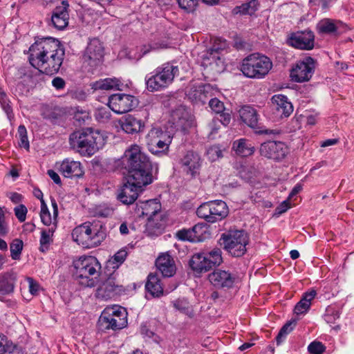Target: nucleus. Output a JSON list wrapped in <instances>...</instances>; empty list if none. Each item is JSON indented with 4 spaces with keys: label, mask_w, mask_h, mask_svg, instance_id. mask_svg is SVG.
Here are the masks:
<instances>
[{
    "label": "nucleus",
    "mask_w": 354,
    "mask_h": 354,
    "mask_svg": "<svg viewBox=\"0 0 354 354\" xmlns=\"http://www.w3.org/2000/svg\"><path fill=\"white\" fill-rule=\"evenodd\" d=\"M64 56V48L58 39L53 37L39 39L29 48L30 64L49 75L59 72Z\"/></svg>",
    "instance_id": "obj_1"
},
{
    "label": "nucleus",
    "mask_w": 354,
    "mask_h": 354,
    "mask_svg": "<svg viewBox=\"0 0 354 354\" xmlns=\"http://www.w3.org/2000/svg\"><path fill=\"white\" fill-rule=\"evenodd\" d=\"M121 162L127 171L126 177L129 178L130 181L142 185H148L153 182L152 163L138 145H133L127 149L122 157Z\"/></svg>",
    "instance_id": "obj_2"
},
{
    "label": "nucleus",
    "mask_w": 354,
    "mask_h": 354,
    "mask_svg": "<svg viewBox=\"0 0 354 354\" xmlns=\"http://www.w3.org/2000/svg\"><path fill=\"white\" fill-rule=\"evenodd\" d=\"M69 143L80 154L91 156L104 146L105 139L99 131L88 128L72 133Z\"/></svg>",
    "instance_id": "obj_3"
},
{
    "label": "nucleus",
    "mask_w": 354,
    "mask_h": 354,
    "mask_svg": "<svg viewBox=\"0 0 354 354\" xmlns=\"http://www.w3.org/2000/svg\"><path fill=\"white\" fill-rule=\"evenodd\" d=\"M175 64L173 62H165L148 74L145 77L147 90L154 92L167 88L179 74L178 66Z\"/></svg>",
    "instance_id": "obj_4"
},
{
    "label": "nucleus",
    "mask_w": 354,
    "mask_h": 354,
    "mask_svg": "<svg viewBox=\"0 0 354 354\" xmlns=\"http://www.w3.org/2000/svg\"><path fill=\"white\" fill-rule=\"evenodd\" d=\"M75 275L80 284L85 287H94L98 282L101 265L92 256H82L74 261Z\"/></svg>",
    "instance_id": "obj_5"
},
{
    "label": "nucleus",
    "mask_w": 354,
    "mask_h": 354,
    "mask_svg": "<svg viewBox=\"0 0 354 354\" xmlns=\"http://www.w3.org/2000/svg\"><path fill=\"white\" fill-rule=\"evenodd\" d=\"M72 236L79 245L91 248L99 245L105 239L106 234L101 225L87 221L75 227Z\"/></svg>",
    "instance_id": "obj_6"
},
{
    "label": "nucleus",
    "mask_w": 354,
    "mask_h": 354,
    "mask_svg": "<svg viewBox=\"0 0 354 354\" xmlns=\"http://www.w3.org/2000/svg\"><path fill=\"white\" fill-rule=\"evenodd\" d=\"M250 238L243 230H230L221 234L218 243L230 255L234 257H243Z\"/></svg>",
    "instance_id": "obj_7"
},
{
    "label": "nucleus",
    "mask_w": 354,
    "mask_h": 354,
    "mask_svg": "<svg viewBox=\"0 0 354 354\" xmlns=\"http://www.w3.org/2000/svg\"><path fill=\"white\" fill-rule=\"evenodd\" d=\"M272 67L269 57L253 53L243 59L241 71L250 78L261 79L264 77Z\"/></svg>",
    "instance_id": "obj_8"
},
{
    "label": "nucleus",
    "mask_w": 354,
    "mask_h": 354,
    "mask_svg": "<svg viewBox=\"0 0 354 354\" xmlns=\"http://www.w3.org/2000/svg\"><path fill=\"white\" fill-rule=\"evenodd\" d=\"M127 312L120 306L106 308L102 313L97 322L100 330H120L127 326Z\"/></svg>",
    "instance_id": "obj_9"
},
{
    "label": "nucleus",
    "mask_w": 354,
    "mask_h": 354,
    "mask_svg": "<svg viewBox=\"0 0 354 354\" xmlns=\"http://www.w3.org/2000/svg\"><path fill=\"white\" fill-rule=\"evenodd\" d=\"M223 262L222 252L216 248L206 253L194 254L189 260L192 270L198 272H206Z\"/></svg>",
    "instance_id": "obj_10"
},
{
    "label": "nucleus",
    "mask_w": 354,
    "mask_h": 354,
    "mask_svg": "<svg viewBox=\"0 0 354 354\" xmlns=\"http://www.w3.org/2000/svg\"><path fill=\"white\" fill-rule=\"evenodd\" d=\"M149 151L155 155H165L169 151L171 138L160 128H152L146 137Z\"/></svg>",
    "instance_id": "obj_11"
},
{
    "label": "nucleus",
    "mask_w": 354,
    "mask_h": 354,
    "mask_svg": "<svg viewBox=\"0 0 354 354\" xmlns=\"http://www.w3.org/2000/svg\"><path fill=\"white\" fill-rule=\"evenodd\" d=\"M138 103V100L134 95L115 93L109 96L108 106L113 112L122 114L137 107Z\"/></svg>",
    "instance_id": "obj_12"
},
{
    "label": "nucleus",
    "mask_w": 354,
    "mask_h": 354,
    "mask_svg": "<svg viewBox=\"0 0 354 354\" xmlns=\"http://www.w3.org/2000/svg\"><path fill=\"white\" fill-rule=\"evenodd\" d=\"M261 156L275 161H280L289 153L288 147L283 142L268 141L262 143L259 148Z\"/></svg>",
    "instance_id": "obj_13"
},
{
    "label": "nucleus",
    "mask_w": 354,
    "mask_h": 354,
    "mask_svg": "<svg viewBox=\"0 0 354 354\" xmlns=\"http://www.w3.org/2000/svg\"><path fill=\"white\" fill-rule=\"evenodd\" d=\"M315 68V61L311 57H304L299 61L290 71L292 80L297 82L308 81L313 76Z\"/></svg>",
    "instance_id": "obj_14"
},
{
    "label": "nucleus",
    "mask_w": 354,
    "mask_h": 354,
    "mask_svg": "<svg viewBox=\"0 0 354 354\" xmlns=\"http://www.w3.org/2000/svg\"><path fill=\"white\" fill-rule=\"evenodd\" d=\"M126 180V183L118 190L117 199L124 205H130L136 201L140 193L143 191V187L147 185L130 181L129 178L127 177Z\"/></svg>",
    "instance_id": "obj_15"
},
{
    "label": "nucleus",
    "mask_w": 354,
    "mask_h": 354,
    "mask_svg": "<svg viewBox=\"0 0 354 354\" xmlns=\"http://www.w3.org/2000/svg\"><path fill=\"white\" fill-rule=\"evenodd\" d=\"M241 120L248 127L256 129V133L266 135H279L281 131L278 129H263L258 127V115L257 111L250 105H245L239 110Z\"/></svg>",
    "instance_id": "obj_16"
},
{
    "label": "nucleus",
    "mask_w": 354,
    "mask_h": 354,
    "mask_svg": "<svg viewBox=\"0 0 354 354\" xmlns=\"http://www.w3.org/2000/svg\"><path fill=\"white\" fill-rule=\"evenodd\" d=\"M287 44L295 48L311 50L315 46V35L308 29L292 32L287 39Z\"/></svg>",
    "instance_id": "obj_17"
},
{
    "label": "nucleus",
    "mask_w": 354,
    "mask_h": 354,
    "mask_svg": "<svg viewBox=\"0 0 354 354\" xmlns=\"http://www.w3.org/2000/svg\"><path fill=\"white\" fill-rule=\"evenodd\" d=\"M103 57L104 47L102 43L97 39H92L83 55L84 63L94 68L102 62Z\"/></svg>",
    "instance_id": "obj_18"
},
{
    "label": "nucleus",
    "mask_w": 354,
    "mask_h": 354,
    "mask_svg": "<svg viewBox=\"0 0 354 354\" xmlns=\"http://www.w3.org/2000/svg\"><path fill=\"white\" fill-rule=\"evenodd\" d=\"M69 7L68 1H62L60 5L55 6L52 10L49 24L58 30L65 29L69 22Z\"/></svg>",
    "instance_id": "obj_19"
},
{
    "label": "nucleus",
    "mask_w": 354,
    "mask_h": 354,
    "mask_svg": "<svg viewBox=\"0 0 354 354\" xmlns=\"http://www.w3.org/2000/svg\"><path fill=\"white\" fill-rule=\"evenodd\" d=\"M171 122L177 131L186 133L193 125L194 120L190 113L183 106H179L172 111Z\"/></svg>",
    "instance_id": "obj_20"
},
{
    "label": "nucleus",
    "mask_w": 354,
    "mask_h": 354,
    "mask_svg": "<svg viewBox=\"0 0 354 354\" xmlns=\"http://www.w3.org/2000/svg\"><path fill=\"white\" fill-rule=\"evenodd\" d=\"M123 290L122 286L116 284L113 277H109L97 289L96 297L102 300H109Z\"/></svg>",
    "instance_id": "obj_21"
},
{
    "label": "nucleus",
    "mask_w": 354,
    "mask_h": 354,
    "mask_svg": "<svg viewBox=\"0 0 354 354\" xmlns=\"http://www.w3.org/2000/svg\"><path fill=\"white\" fill-rule=\"evenodd\" d=\"M209 281L216 288H232L236 277L234 274L222 270H216L208 276Z\"/></svg>",
    "instance_id": "obj_22"
},
{
    "label": "nucleus",
    "mask_w": 354,
    "mask_h": 354,
    "mask_svg": "<svg viewBox=\"0 0 354 354\" xmlns=\"http://www.w3.org/2000/svg\"><path fill=\"white\" fill-rule=\"evenodd\" d=\"M59 171L66 178H80L84 174L80 162L69 158L64 159L60 163Z\"/></svg>",
    "instance_id": "obj_23"
},
{
    "label": "nucleus",
    "mask_w": 354,
    "mask_h": 354,
    "mask_svg": "<svg viewBox=\"0 0 354 354\" xmlns=\"http://www.w3.org/2000/svg\"><path fill=\"white\" fill-rule=\"evenodd\" d=\"M161 209V205L157 200L139 201L136 203V212L139 217L147 216V218L156 217Z\"/></svg>",
    "instance_id": "obj_24"
},
{
    "label": "nucleus",
    "mask_w": 354,
    "mask_h": 354,
    "mask_svg": "<svg viewBox=\"0 0 354 354\" xmlns=\"http://www.w3.org/2000/svg\"><path fill=\"white\" fill-rule=\"evenodd\" d=\"M271 102L273 108L281 118L288 117L293 111L292 103L284 95H274L271 98Z\"/></svg>",
    "instance_id": "obj_25"
},
{
    "label": "nucleus",
    "mask_w": 354,
    "mask_h": 354,
    "mask_svg": "<svg viewBox=\"0 0 354 354\" xmlns=\"http://www.w3.org/2000/svg\"><path fill=\"white\" fill-rule=\"evenodd\" d=\"M156 266L165 277H171L176 273L174 260L167 253L162 254L157 258Z\"/></svg>",
    "instance_id": "obj_26"
},
{
    "label": "nucleus",
    "mask_w": 354,
    "mask_h": 354,
    "mask_svg": "<svg viewBox=\"0 0 354 354\" xmlns=\"http://www.w3.org/2000/svg\"><path fill=\"white\" fill-rule=\"evenodd\" d=\"M203 226L195 225L189 229H183L176 232V237L180 241H188L193 243L201 242L203 240Z\"/></svg>",
    "instance_id": "obj_27"
},
{
    "label": "nucleus",
    "mask_w": 354,
    "mask_h": 354,
    "mask_svg": "<svg viewBox=\"0 0 354 354\" xmlns=\"http://www.w3.org/2000/svg\"><path fill=\"white\" fill-rule=\"evenodd\" d=\"M120 125L124 132L130 134L140 132L145 127L144 122L132 115H127L123 117L120 120Z\"/></svg>",
    "instance_id": "obj_28"
},
{
    "label": "nucleus",
    "mask_w": 354,
    "mask_h": 354,
    "mask_svg": "<svg viewBox=\"0 0 354 354\" xmlns=\"http://www.w3.org/2000/svg\"><path fill=\"white\" fill-rule=\"evenodd\" d=\"M17 281L16 274L13 272H6L0 274V294L7 295L12 293Z\"/></svg>",
    "instance_id": "obj_29"
},
{
    "label": "nucleus",
    "mask_w": 354,
    "mask_h": 354,
    "mask_svg": "<svg viewBox=\"0 0 354 354\" xmlns=\"http://www.w3.org/2000/svg\"><path fill=\"white\" fill-rule=\"evenodd\" d=\"M343 26L341 21H335L330 19H324L319 21L317 29L319 33L339 35L340 28Z\"/></svg>",
    "instance_id": "obj_30"
},
{
    "label": "nucleus",
    "mask_w": 354,
    "mask_h": 354,
    "mask_svg": "<svg viewBox=\"0 0 354 354\" xmlns=\"http://www.w3.org/2000/svg\"><path fill=\"white\" fill-rule=\"evenodd\" d=\"M200 156L198 153L189 151L181 159V164L185 167V171L191 176H194L196 170L200 167Z\"/></svg>",
    "instance_id": "obj_31"
},
{
    "label": "nucleus",
    "mask_w": 354,
    "mask_h": 354,
    "mask_svg": "<svg viewBox=\"0 0 354 354\" xmlns=\"http://www.w3.org/2000/svg\"><path fill=\"white\" fill-rule=\"evenodd\" d=\"M209 205L211 215L212 216V223L221 221L228 214L227 204L221 200L210 201Z\"/></svg>",
    "instance_id": "obj_32"
},
{
    "label": "nucleus",
    "mask_w": 354,
    "mask_h": 354,
    "mask_svg": "<svg viewBox=\"0 0 354 354\" xmlns=\"http://www.w3.org/2000/svg\"><path fill=\"white\" fill-rule=\"evenodd\" d=\"M232 149L236 154L241 157L252 156L255 151V148L251 142L245 138L234 140L232 144Z\"/></svg>",
    "instance_id": "obj_33"
},
{
    "label": "nucleus",
    "mask_w": 354,
    "mask_h": 354,
    "mask_svg": "<svg viewBox=\"0 0 354 354\" xmlns=\"http://www.w3.org/2000/svg\"><path fill=\"white\" fill-rule=\"evenodd\" d=\"M316 295L317 292L315 290L304 293L300 301L295 306V314L300 315L307 313L310 308L311 302L315 299Z\"/></svg>",
    "instance_id": "obj_34"
},
{
    "label": "nucleus",
    "mask_w": 354,
    "mask_h": 354,
    "mask_svg": "<svg viewBox=\"0 0 354 354\" xmlns=\"http://www.w3.org/2000/svg\"><path fill=\"white\" fill-rule=\"evenodd\" d=\"M145 288L153 297H159L163 295V288L157 274H149Z\"/></svg>",
    "instance_id": "obj_35"
},
{
    "label": "nucleus",
    "mask_w": 354,
    "mask_h": 354,
    "mask_svg": "<svg viewBox=\"0 0 354 354\" xmlns=\"http://www.w3.org/2000/svg\"><path fill=\"white\" fill-rule=\"evenodd\" d=\"M121 82L118 78H105L92 83L91 88L94 90L120 89Z\"/></svg>",
    "instance_id": "obj_36"
},
{
    "label": "nucleus",
    "mask_w": 354,
    "mask_h": 354,
    "mask_svg": "<svg viewBox=\"0 0 354 354\" xmlns=\"http://www.w3.org/2000/svg\"><path fill=\"white\" fill-rule=\"evenodd\" d=\"M259 3L258 0H251L249 2L241 4V6H236L232 10L234 15H252L258 10Z\"/></svg>",
    "instance_id": "obj_37"
},
{
    "label": "nucleus",
    "mask_w": 354,
    "mask_h": 354,
    "mask_svg": "<svg viewBox=\"0 0 354 354\" xmlns=\"http://www.w3.org/2000/svg\"><path fill=\"white\" fill-rule=\"evenodd\" d=\"M202 84H191L187 88L186 95L193 102H201L205 104V99L202 94Z\"/></svg>",
    "instance_id": "obj_38"
},
{
    "label": "nucleus",
    "mask_w": 354,
    "mask_h": 354,
    "mask_svg": "<svg viewBox=\"0 0 354 354\" xmlns=\"http://www.w3.org/2000/svg\"><path fill=\"white\" fill-rule=\"evenodd\" d=\"M56 229V224L54 223L53 226L48 230H43L41 232L40 238V248L39 250L41 252L45 251L48 248V245L53 241L51 236L53 235Z\"/></svg>",
    "instance_id": "obj_39"
},
{
    "label": "nucleus",
    "mask_w": 354,
    "mask_h": 354,
    "mask_svg": "<svg viewBox=\"0 0 354 354\" xmlns=\"http://www.w3.org/2000/svg\"><path fill=\"white\" fill-rule=\"evenodd\" d=\"M296 324L297 321L295 319H292L288 321L282 326L277 336L276 337V342L277 345H279L282 342H283L287 335H288L294 329Z\"/></svg>",
    "instance_id": "obj_40"
},
{
    "label": "nucleus",
    "mask_w": 354,
    "mask_h": 354,
    "mask_svg": "<svg viewBox=\"0 0 354 354\" xmlns=\"http://www.w3.org/2000/svg\"><path fill=\"white\" fill-rule=\"evenodd\" d=\"M155 218H147L145 232L149 236H158L162 233L163 226L160 223L156 222Z\"/></svg>",
    "instance_id": "obj_41"
},
{
    "label": "nucleus",
    "mask_w": 354,
    "mask_h": 354,
    "mask_svg": "<svg viewBox=\"0 0 354 354\" xmlns=\"http://www.w3.org/2000/svg\"><path fill=\"white\" fill-rule=\"evenodd\" d=\"M24 243L19 239H15L10 244V257L13 260H19L23 250Z\"/></svg>",
    "instance_id": "obj_42"
},
{
    "label": "nucleus",
    "mask_w": 354,
    "mask_h": 354,
    "mask_svg": "<svg viewBox=\"0 0 354 354\" xmlns=\"http://www.w3.org/2000/svg\"><path fill=\"white\" fill-rule=\"evenodd\" d=\"M209 201L201 204L196 210V214L198 217L205 219L209 223H212V216L211 215V210Z\"/></svg>",
    "instance_id": "obj_43"
},
{
    "label": "nucleus",
    "mask_w": 354,
    "mask_h": 354,
    "mask_svg": "<svg viewBox=\"0 0 354 354\" xmlns=\"http://www.w3.org/2000/svg\"><path fill=\"white\" fill-rule=\"evenodd\" d=\"M174 306L175 308L185 314L189 317L192 318L194 316L193 309L186 301L178 300L174 303Z\"/></svg>",
    "instance_id": "obj_44"
},
{
    "label": "nucleus",
    "mask_w": 354,
    "mask_h": 354,
    "mask_svg": "<svg viewBox=\"0 0 354 354\" xmlns=\"http://www.w3.org/2000/svg\"><path fill=\"white\" fill-rule=\"evenodd\" d=\"M18 135L20 140L19 142V146L26 150H29L30 145L27 136V130L24 125H20L18 127Z\"/></svg>",
    "instance_id": "obj_45"
},
{
    "label": "nucleus",
    "mask_w": 354,
    "mask_h": 354,
    "mask_svg": "<svg viewBox=\"0 0 354 354\" xmlns=\"http://www.w3.org/2000/svg\"><path fill=\"white\" fill-rule=\"evenodd\" d=\"M111 116V112L106 107L97 108L95 113V119L100 122L108 121Z\"/></svg>",
    "instance_id": "obj_46"
},
{
    "label": "nucleus",
    "mask_w": 354,
    "mask_h": 354,
    "mask_svg": "<svg viewBox=\"0 0 354 354\" xmlns=\"http://www.w3.org/2000/svg\"><path fill=\"white\" fill-rule=\"evenodd\" d=\"M0 354H26L21 346L12 343H6Z\"/></svg>",
    "instance_id": "obj_47"
},
{
    "label": "nucleus",
    "mask_w": 354,
    "mask_h": 354,
    "mask_svg": "<svg viewBox=\"0 0 354 354\" xmlns=\"http://www.w3.org/2000/svg\"><path fill=\"white\" fill-rule=\"evenodd\" d=\"M8 102L9 100L7 97L6 93L0 88V104L2 109L10 118L12 114V110Z\"/></svg>",
    "instance_id": "obj_48"
},
{
    "label": "nucleus",
    "mask_w": 354,
    "mask_h": 354,
    "mask_svg": "<svg viewBox=\"0 0 354 354\" xmlns=\"http://www.w3.org/2000/svg\"><path fill=\"white\" fill-rule=\"evenodd\" d=\"M308 351L311 354H322L326 351V346L320 342L314 341L308 345Z\"/></svg>",
    "instance_id": "obj_49"
},
{
    "label": "nucleus",
    "mask_w": 354,
    "mask_h": 354,
    "mask_svg": "<svg viewBox=\"0 0 354 354\" xmlns=\"http://www.w3.org/2000/svg\"><path fill=\"white\" fill-rule=\"evenodd\" d=\"M41 115L44 119L48 120L52 122H55L60 117L59 111L55 109H46Z\"/></svg>",
    "instance_id": "obj_50"
},
{
    "label": "nucleus",
    "mask_w": 354,
    "mask_h": 354,
    "mask_svg": "<svg viewBox=\"0 0 354 354\" xmlns=\"http://www.w3.org/2000/svg\"><path fill=\"white\" fill-rule=\"evenodd\" d=\"M179 7L187 12L193 11L197 5V0H176Z\"/></svg>",
    "instance_id": "obj_51"
},
{
    "label": "nucleus",
    "mask_w": 354,
    "mask_h": 354,
    "mask_svg": "<svg viewBox=\"0 0 354 354\" xmlns=\"http://www.w3.org/2000/svg\"><path fill=\"white\" fill-rule=\"evenodd\" d=\"M209 106L212 109V110L214 111L217 114L223 111H225L223 102L216 97L212 98L209 101Z\"/></svg>",
    "instance_id": "obj_52"
},
{
    "label": "nucleus",
    "mask_w": 354,
    "mask_h": 354,
    "mask_svg": "<svg viewBox=\"0 0 354 354\" xmlns=\"http://www.w3.org/2000/svg\"><path fill=\"white\" fill-rule=\"evenodd\" d=\"M14 212L16 217L19 220V222L25 221L26 218V214L28 212L27 207L23 205L20 204L18 206L14 208Z\"/></svg>",
    "instance_id": "obj_53"
},
{
    "label": "nucleus",
    "mask_w": 354,
    "mask_h": 354,
    "mask_svg": "<svg viewBox=\"0 0 354 354\" xmlns=\"http://www.w3.org/2000/svg\"><path fill=\"white\" fill-rule=\"evenodd\" d=\"M113 209L106 206H99L95 209V216L102 218H106L112 216Z\"/></svg>",
    "instance_id": "obj_54"
},
{
    "label": "nucleus",
    "mask_w": 354,
    "mask_h": 354,
    "mask_svg": "<svg viewBox=\"0 0 354 354\" xmlns=\"http://www.w3.org/2000/svg\"><path fill=\"white\" fill-rule=\"evenodd\" d=\"M207 153L209 159H211V160H212V161L223 156L221 149H220V147L218 146H216V145H213V146L210 147L207 149Z\"/></svg>",
    "instance_id": "obj_55"
},
{
    "label": "nucleus",
    "mask_w": 354,
    "mask_h": 354,
    "mask_svg": "<svg viewBox=\"0 0 354 354\" xmlns=\"http://www.w3.org/2000/svg\"><path fill=\"white\" fill-rule=\"evenodd\" d=\"M8 233V227L5 221V214L0 206V236H5Z\"/></svg>",
    "instance_id": "obj_56"
},
{
    "label": "nucleus",
    "mask_w": 354,
    "mask_h": 354,
    "mask_svg": "<svg viewBox=\"0 0 354 354\" xmlns=\"http://www.w3.org/2000/svg\"><path fill=\"white\" fill-rule=\"evenodd\" d=\"M231 113L232 111L225 109V111L218 113L219 115L218 119L224 126H227L230 123Z\"/></svg>",
    "instance_id": "obj_57"
},
{
    "label": "nucleus",
    "mask_w": 354,
    "mask_h": 354,
    "mask_svg": "<svg viewBox=\"0 0 354 354\" xmlns=\"http://www.w3.org/2000/svg\"><path fill=\"white\" fill-rule=\"evenodd\" d=\"M239 176L246 182L249 181L252 177L251 171L246 167H241L239 170Z\"/></svg>",
    "instance_id": "obj_58"
},
{
    "label": "nucleus",
    "mask_w": 354,
    "mask_h": 354,
    "mask_svg": "<svg viewBox=\"0 0 354 354\" xmlns=\"http://www.w3.org/2000/svg\"><path fill=\"white\" fill-rule=\"evenodd\" d=\"M127 256V250L125 249H121L114 254L113 260L116 263L121 264L125 261Z\"/></svg>",
    "instance_id": "obj_59"
},
{
    "label": "nucleus",
    "mask_w": 354,
    "mask_h": 354,
    "mask_svg": "<svg viewBox=\"0 0 354 354\" xmlns=\"http://www.w3.org/2000/svg\"><path fill=\"white\" fill-rule=\"evenodd\" d=\"M27 281L28 282L30 292L33 295H37L39 290V283L31 277H28Z\"/></svg>",
    "instance_id": "obj_60"
},
{
    "label": "nucleus",
    "mask_w": 354,
    "mask_h": 354,
    "mask_svg": "<svg viewBox=\"0 0 354 354\" xmlns=\"http://www.w3.org/2000/svg\"><path fill=\"white\" fill-rule=\"evenodd\" d=\"M74 118L76 121L79 122L80 124H82L89 118V114L85 111H77L75 113Z\"/></svg>",
    "instance_id": "obj_61"
},
{
    "label": "nucleus",
    "mask_w": 354,
    "mask_h": 354,
    "mask_svg": "<svg viewBox=\"0 0 354 354\" xmlns=\"http://www.w3.org/2000/svg\"><path fill=\"white\" fill-rule=\"evenodd\" d=\"M202 94L203 96L205 99V102L207 101L209 97H212L213 95L214 88L209 84H202Z\"/></svg>",
    "instance_id": "obj_62"
},
{
    "label": "nucleus",
    "mask_w": 354,
    "mask_h": 354,
    "mask_svg": "<svg viewBox=\"0 0 354 354\" xmlns=\"http://www.w3.org/2000/svg\"><path fill=\"white\" fill-rule=\"evenodd\" d=\"M290 207V203L288 200L283 201L276 209L275 214L280 215L286 212Z\"/></svg>",
    "instance_id": "obj_63"
},
{
    "label": "nucleus",
    "mask_w": 354,
    "mask_h": 354,
    "mask_svg": "<svg viewBox=\"0 0 354 354\" xmlns=\"http://www.w3.org/2000/svg\"><path fill=\"white\" fill-rule=\"evenodd\" d=\"M52 85L57 90H60L63 89L65 87L66 82L63 78L60 77H56L52 80Z\"/></svg>",
    "instance_id": "obj_64"
}]
</instances>
